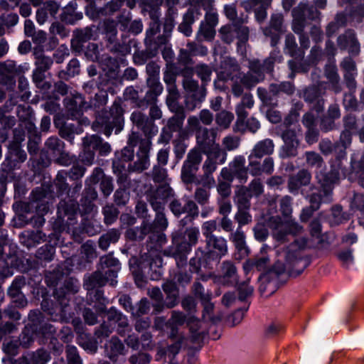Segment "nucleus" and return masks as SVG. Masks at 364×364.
<instances>
[{
	"mask_svg": "<svg viewBox=\"0 0 364 364\" xmlns=\"http://www.w3.org/2000/svg\"><path fill=\"white\" fill-rule=\"evenodd\" d=\"M14 208L18 213V220L24 223V221L28 218L27 215L32 213L35 206L31 201H18L14 203Z\"/></svg>",
	"mask_w": 364,
	"mask_h": 364,
	"instance_id": "obj_63",
	"label": "nucleus"
},
{
	"mask_svg": "<svg viewBox=\"0 0 364 364\" xmlns=\"http://www.w3.org/2000/svg\"><path fill=\"white\" fill-rule=\"evenodd\" d=\"M121 232L118 229L112 228L102 234L98 240V247L103 251L107 250L109 247L118 242Z\"/></svg>",
	"mask_w": 364,
	"mask_h": 364,
	"instance_id": "obj_42",
	"label": "nucleus"
},
{
	"mask_svg": "<svg viewBox=\"0 0 364 364\" xmlns=\"http://www.w3.org/2000/svg\"><path fill=\"white\" fill-rule=\"evenodd\" d=\"M352 134L348 129H344L340 136L339 141L336 142V146L338 148V158H342L346 154V149L351 144Z\"/></svg>",
	"mask_w": 364,
	"mask_h": 364,
	"instance_id": "obj_61",
	"label": "nucleus"
},
{
	"mask_svg": "<svg viewBox=\"0 0 364 364\" xmlns=\"http://www.w3.org/2000/svg\"><path fill=\"white\" fill-rule=\"evenodd\" d=\"M218 23V16L216 12L210 11L206 13L205 19L200 23L197 32L196 38L198 41H212L215 36V27Z\"/></svg>",
	"mask_w": 364,
	"mask_h": 364,
	"instance_id": "obj_13",
	"label": "nucleus"
},
{
	"mask_svg": "<svg viewBox=\"0 0 364 364\" xmlns=\"http://www.w3.org/2000/svg\"><path fill=\"white\" fill-rule=\"evenodd\" d=\"M347 24V16L344 13H338L333 20L331 21L326 28V35L327 37H331L341 28L345 27Z\"/></svg>",
	"mask_w": 364,
	"mask_h": 364,
	"instance_id": "obj_44",
	"label": "nucleus"
},
{
	"mask_svg": "<svg viewBox=\"0 0 364 364\" xmlns=\"http://www.w3.org/2000/svg\"><path fill=\"white\" fill-rule=\"evenodd\" d=\"M324 75L329 82L331 90L336 94L340 93L342 91V85L336 66L333 64L326 65L324 69Z\"/></svg>",
	"mask_w": 364,
	"mask_h": 364,
	"instance_id": "obj_38",
	"label": "nucleus"
},
{
	"mask_svg": "<svg viewBox=\"0 0 364 364\" xmlns=\"http://www.w3.org/2000/svg\"><path fill=\"white\" fill-rule=\"evenodd\" d=\"M192 71L200 79L201 84L207 85L210 81L213 70L210 66L205 63H200L193 68Z\"/></svg>",
	"mask_w": 364,
	"mask_h": 364,
	"instance_id": "obj_57",
	"label": "nucleus"
},
{
	"mask_svg": "<svg viewBox=\"0 0 364 364\" xmlns=\"http://www.w3.org/2000/svg\"><path fill=\"white\" fill-rule=\"evenodd\" d=\"M244 23L233 25L237 38V48L242 53L245 50V45L249 40L250 29Z\"/></svg>",
	"mask_w": 364,
	"mask_h": 364,
	"instance_id": "obj_47",
	"label": "nucleus"
},
{
	"mask_svg": "<svg viewBox=\"0 0 364 364\" xmlns=\"http://www.w3.org/2000/svg\"><path fill=\"white\" fill-rule=\"evenodd\" d=\"M130 120L134 126L141 131L144 136L153 138L158 132V128L152 119L139 110L132 113Z\"/></svg>",
	"mask_w": 364,
	"mask_h": 364,
	"instance_id": "obj_15",
	"label": "nucleus"
},
{
	"mask_svg": "<svg viewBox=\"0 0 364 364\" xmlns=\"http://www.w3.org/2000/svg\"><path fill=\"white\" fill-rule=\"evenodd\" d=\"M295 90L294 85L290 82H283L280 84H271L269 85V92L273 96H278L281 92L287 95H291Z\"/></svg>",
	"mask_w": 364,
	"mask_h": 364,
	"instance_id": "obj_62",
	"label": "nucleus"
},
{
	"mask_svg": "<svg viewBox=\"0 0 364 364\" xmlns=\"http://www.w3.org/2000/svg\"><path fill=\"white\" fill-rule=\"evenodd\" d=\"M117 23L113 19H105L102 25L103 32L106 35L109 43H114L117 35Z\"/></svg>",
	"mask_w": 364,
	"mask_h": 364,
	"instance_id": "obj_56",
	"label": "nucleus"
},
{
	"mask_svg": "<svg viewBox=\"0 0 364 364\" xmlns=\"http://www.w3.org/2000/svg\"><path fill=\"white\" fill-rule=\"evenodd\" d=\"M337 44L341 50L348 49L353 55H357L360 52V44L353 30L348 29L338 36Z\"/></svg>",
	"mask_w": 364,
	"mask_h": 364,
	"instance_id": "obj_19",
	"label": "nucleus"
},
{
	"mask_svg": "<svg viewBox=\"0 0 364 364\" xmlns=\"http://www.w3.org/2000/svg\"><path fill=\"white\" fill-rule=\"evenodd\" d=\"M36 68L47 71L53 65V59L46 55L43 46H35L33 48Z\"/></svg>",
	"mask_w": 364,
	"mask_h": 364,
	"instance_id": "obj_36",
	"label": "nucleus"
},
{
	"mask_svg": "<svg viewBox=\"0 0 364 364\" xmlns=\"http://www.w3.org/2000/svg\"><path fill=\"white\" fill-rule=\"evenodd\" d=\"M93 36V30L91 27L76 29L73 31V38L71 40V48L75 52H81L83 44L90 41Z\"/></svg>",
	"mask_w": 364,
	"mask_h": 364,
	"instance_id": "obj_27",
	"label": "nucleus"
},
{
	"mask_svg": "<svg viewBox=\"0 0 364 364\" xmlns=\"http://www.w3.org/2000/svg\"><path fill=\"white\" fill-rule=\"evenodd\" d=\"M281 137L284 141L281 150V156L287 158L296 156L300 144L296 132L292 129H286L282 133Z\"/></svg>",
	"mask_w": 364,
	"mask_h": 364,
	"instance_id": "obj_16",
	"label": "nucleus"
},
{
	"mask_svg": "<svg viewBox=\"0 0 364 364\" xmlns=\"http://www.w3.org/2000/svg\"><path fill=\"white\" fill-rule=\"evenodd\" d=\"M255 102L251 93H245L242 95L241 102L236 106L235 112L237 114L236 126L242 125L245 123L248 116L246 109H251L254 106Z\"/></svg>",
	"mask_w": 364,
	"mask_h": 364,
	"instance_id": "obj_28",
	"label": "nucleus"
},
{
	"mask_svg": "<svg viewBox=\"0 0 364 364\" xmlns=\"http://www.w3.org/2000/svg\"><path fill=\"white\" fill-rule=\"evenodd\" d=\"M174 115L170 117L166 122V128L173 132L181 131L183 126V121L186 118L184 109H179L178 111H171Z\"/></svg>",
	"mask_w": 364,
	"mask_h": 364,
	"instance_id": "obj_43",
	"label": "nucleus"
},
{
	"mask_svg": "<svg viewBox=\"0 0 364 364\" xmlns=\"http://www.w3.org/2000/svg\"><path fill=\"white\" fill-rule=\"evenodd\" d=\"M235 203L237 211L234 219L237 224V227L242 228L250 224L252 222V216L250 213V200L245 196L244 193H241L239 196H236Z\"/></svg>",
	"mask_w": 364,
	"mask_h": 364,
	"instance_id": "obj_14",
	"label": "nucleus"
},
{
	"mask_svg": "<svg viewBox=\"0 0 364 364\" xmlns=\"http://www.w3.org/2000/svg\"><path fill=\"white\" fill-rule=\"evenodd\" d=\"M205 154L207 158L203 164L202 168L203 174L202 179L204 180L205 183L211 184L214 183V179L212 176L213 173L217 169L218 164H222L225 163L227 154L220 147L219 144H216L212 148L210 152Z\"/></svg>",
	"mask_w": 364,
	"mask_h": 364,
	"instance_id": "obj_7",
	"label": "nucleus"
},
{
	"mask_svg": "<svg viewBox=\"0 0 364 364\" xmlns=\"http://www.w3.org/2000/svg\"><path fill=\"white\" fill-rule=\"evenodd\" d=\"M26 285V279L23 276L15 278L8 289V295L14 300L18 306L23 307L27 304V301L21 291Z\"/></svg>",
	"mask_w": 364,
	"mask_h": 364,
	"instance_id": "obj_24",
	"label": "nucleus"
},
{
	"mask_svg": "<svg viewBox=\"0 0 364 364\" xmlns=\"http://www.w3.org/2000/svg\"><path fill=\"white\" fill-rule=\"evenodd\" d=\"M54 123L58 129L59 135L71 144L73 143L75 134H78L82 132L81 129L78 130L73 124L60 122L57 120H55Z\"/></svg>",
	"mask_w": 364,
	"mask_h": 364,
	"instance_id": "obj_41",
	"label": "nucleus"
},
{
	"mask_svg": "<svg viewBox=\"0 0 364 364\" xmlns=\"http://www.w3.org/2000/svg\"><path fill=\"white\" fill-rule=\"evenodd\" d=\"M203 306L202 318L204 321H210L215 324L221 321L220 315L214 314L215 305L211 300H207L201 303Z\"/></svg>",
	"mask_w": 364,
	"mask_h": 364,
	"instance_id": "obj_51",
	"label": "nucleus"
},
{
	"mask_svg": "<svg viewBox=\"0 0 364 364\" xmlns=\"http://www.w3.org/2000/svg\"><path fill=\"white\" fill-rule=\"evenodd\" d=\"M269 258L268 256L255 257L247 259L242 265L243 270L246 274H249L254 268L259 272H267L269 269Z\"/></svg>",
	"mask_w": 364,
	"mask_h": 364,
	"instance_id": "obj_32",
	"label": "nucleus"
},
{
	"mask_svg": "<svg viewBox=\"0 0 364 364\" xmlns=\"http://www.w3.org/2000/svg\"><path fill=\"white\" fill-rule=\"evenodd\" d=\"M50 359V353L43 348L33 352L28 357L25 358L26 364H46Z\"/></svg>",
	"mask_w": 364,
	"mask_h": 364,
	"instance_id": "obj_53",
	"label": "nucleus"
},
{
	"mask_svg": "<svg viewBox=\"0 0 364 364\" xmlns=\"http://www.w3.org/2000/svg\"><path fill=\"white\" fill-rule=\"evenodd\" d=\"M284 18L282 14H273L267 26L262 28L263 34L271 39V45L275 46L280 36L285 32Z\"/></svg>",
	"mask_w": 364,
	"mask_h": 364,
	"instance_id": "obj_11",
	"label": "nucleus"
},
{
	"mask_svg": "<svg viewBox=\"0 0 364 364\" xmlns=\"http://www.w3.org/2000/svg\"><path fill=\"white\" fill-rule=\"evenodd\" d=\"M264 192V186L259 178H255L248 186H241L236 192V196H239L241 193H244L245 196L250 200L252 196L259 197Z\"/></svg>",
	"mask_w": 364,
	"mask_h": 364,
	"instance_id": "obj_37",
	"label": "nucleus"
},
{
	"mask_svg": "<svg viewBox=\"0 0 364 364\" xmlns=\"http://www.w3.org/2000/svg\"><path fill=\"white\" fill-rule=\"evenodd\" d=\"M124 109L121 105L114 102L112 105L109 112L102 111L96 117L95 121L92 123V127L95 131L99 132L102 129L103 133L109 136L114 128L116 132H119L124 126Z\"/></svg>",
	"mask_w": 364,
	"mask_h": 364,
	"instance_id": "obj_3",
	"label": "nucleus"
},
{
	"mask_svg": "<svg viewBox=\"0 0 364 364\" xmlns=\"http://www.w3.org/2000/svg\"><path fill=\"white\" fill-rule=\"evenodd\" d=\"M90 140V145L92 146V149L97 150L101 156L109 154L111 151V146L109 143L104 141L103 139L97 134L87 136Z\"/></svg>",
	"mask_w": 364,
	"mask_h": 364,
	"instance_id": "obj_49",
	"label": "nucleus"
},
{
	"mask_svg": "<svg viewBox=\"0 0 364 364\" xmlns=\"http://www.w3.org/2000/svg\"><path fill=\"white\" fill-rule=\"evenodd\" d=\"M106 356L113 362H116L119 355L126 353L124 343L116 336H112L105 344Z\"/></svg>",
	"mask_w": 364,
	"mask_h": 364,
	"instance_id": "obj_25",
	"label": "nucleus"
},
{
	"mask_svg": "<svg viewBox=\"0 0 364 364\" xmlns=\"http://www.w3.org/2000/svg\"><path fill=\"white\" fill-rule=\"evenodd\" d=\"M218 134L217 128L208 129L205 127L196 133L197 146L203 153L211 151V147L215 144Z\"/></svg>",
	"mask_w": 364,
	"mask_h": 364,
	"instance_id": "obj_18",
	"label": "nucleus"
},
{
	"mask_svg": "<svg viewBox=\"0 0 364 364\" xmlns=\"http://www.w3.org/2000/svg\"><path fill=\"white\" fill-rule=\"evenodd\" d=\"M64 105L68 113L75 119L80 117L84 110L91 107V105L87 102L80 94L67 97L64 100Z\"/></svg>",
	"mask_w": 364,
	"mask_h": 364,
	"instance_id": "obj_17",
	"label": "nucleus"
},
{
	"mask_svg": "<svg viewBox=\"0 0 364 364\" xmlns=\"http://www.w3.org/2000/svg\"><path fill=\"white\" fill-rule=\"evenodd\" d=\"M154 183H166L168 175L166 168L164 166L154 165L151 171L147 173Z\"/></svg>",
	"mask_w": 364,
	"mask_h": 364,
	"instance_id": "obj_64",
	"label": "nucleus"
},
{
	"mask_svg": "<svg viewBox=\"0 0 364 364\" xmlns=\"http://www.w3.org/2000/svg\"><path fill=\"white\" fill-rule=\"evenodd\" d=\"M97 192L92 187L86 188L83 191L80 204L79 205L82 208L80 210L82 214H88L93 210L95 207L94 201L97 198Z\"/></svg>",
	"mask_w": 364,
	"mask_h": 364,
	"instance_id": "obj_33",
	"label": "nucleus"
},
{
	"mask_svg": "<svg viewBox=\"0 0 364 364\" xmlns=\"http://www.w3.org/2000/svg\"><path fill=\"white\" fill-rule=\"evenodd\" d=\"M309 189L312 193L306 195V198L309 200L310 203L309 205L318 210L320 208L322 202L325 200V198H328V196H324L323 193L322 194V190H318L314 185L311 186Z\"/></svg>",
	"mask_w": 364,
	"mask_h": 364,
	"instance_id": "obj_59",
	"label": "nucleus"
},
{
	"mask_svg": "<svg viewBox=\"0 0 364 364\" xmlns=\"http://www.w3.org/2000/svg\"><path fill=\"white\" fill-rule=\"evenodd\" d=\"M150 149L141 150L136 152V160L129 165V171L141 173L149 166Z\"/></svg>",
	"mask_w": 364,
	"mask_h": 364,
	"instance_id": "obj_39",
	"label": "nucleus"
},
{
	"mask_svg": "<svg viewBox=\"0 0 364 364\" xmlns=\"http://www.w3.org/2000/svg\"><path fill=\"white\" fill-rule=\"evenodd\" d=\"M162 289L166 294V301L172 308L178 305L179 301V289L176 282L168 279L162 284Z\"/></svg>",
	"mask_w": 364,
	"mask_h": 364,
	"instance_id": "obj_30",
	"label": "nucleus"
},
{
	"mask_svg": "<svg viewBox=\"0 0 364 364\" xmlns=\"http://www.w3.org/2000/svg\"><path fill=\"white\" fill-rule=\"evenodd\" d=\"M167 91L168 94L166 97V102L168 109L171 111H178L179 109H184L178 102L180 95L177 87H167Z\"/></svg>",
	"mask_w": 364,
	"mask_h": 364,
	"instance_id": "obj_60",
	"label": "nucleus"
},
{
	"mask_svg": "<svg viewBox=\"0 0 364 364\" xmlns=\"http://www.w3.org/2000/svg\"><path fill=\"white\" fill-rule=\"evenodd\" d=\"M20 72V67H18L14 60L0 62L1 82L5 85L13 84V75Z\"/></svg>",
	"mask_w": 364,
	"mask_h": 364,
	"instance_id": "obj_31",
	"label": "nucleus"
},
{
	"mask_svg": "<svg viewBox=\"0 0 364 364\" xmlns=\"http://www.w3.org/2000/svg\"><path fill=\"white\" fill-rule=\"evenodd\" d=\"M107 283L111 286L117 284L115 269H109L103 272L98 269L85 278L83 286L86 290H93L105 286Z\"/></svg>",
	"mask_w": 364,
	"mask_h": 364,
	"instance_id": "obj_9",
	"label": "nucleus"
},
{
	"mask_svg": "<svg viewBox=\"0 0 364 364\" xmlns=\"http://www.w3.org/2000/svg\"><path fill=\"white\" fill-rule=\"evenodd\" d=\"M98 269L105 272L106 269H115L117 271V274L119 270V260L112 256V254H108L104 256H102L100 258L98 263Z\"/></svg>",
	"mask_w": 364,
	"mask_h": 364,
	"instance_id": "obj_55",
	"label": "nucleus"
},
{
	"mask_svg": "<svg viewBox=\"0 0 364 364\" xmlns=\"http://www.w3.org/2000/svg\"><path fill=\"white\" fill-rule=\"evenodd\" d=\"M147 85L149 90L146 92L144 97L139 102L138 108L156 104L157 98L162 92V85L155 79L148 78Z\"/></svg>",
	"mask_w": 364,
	"mask_h": 364,
	"instance_id": "obj_21",
	"label": "nucleus"
},
{
	"mask_svg": "<svg viewBox=\"0 0 364 364\" xmlns=\"http://www.w3.org/2000/svg\"><path fill=\"white\" fill-rule=\"evenodd\" d=\"M151 139L147 136H144L139 131H132L128 136L127 145L134 148L139 146V150L151 149Z\"/></svg>",
	"mask_w": 364,
	"mask_h": 364,
	"instance_id": "obj_35",
	"label": "nucleus"
},
{
	"mask_svg": "<svg viewBox=\"0 0 364 364\" xmlns=\"http://www.w3.org/2000/svg\"><path fill=\"white\" fill-rule=\"evenodd\" d=\"M279 257L280 258L274 264V265L269 268L267 272L262 273L259 276V279L267 280L272 275H274L275 277H277L279 275L284 273L285 272H288V268L284 258H282L280 256Z\"/></svg>",
	"mask_w": 364,
	"mask_h": 364,
	"instance_id": "obj_45",
	"label": "nucleus"
},
{
	"mask_svg": "<svg viewBox=\"0 0 364 364\" xmlns=\"http://www.w3.org/2000/svg\"><path fill=\"white\" fill-rule=\"evenodd\" d=\"M306 245L307 240L305 237H299L279 252L280 257L284 258L286 262L290 274H300L309 264V259L304 257L301 252Z\"/></svg>",
	"mask_w": 364,
	"mask_h": 364,
	"instance_id": "obj_2",
	"label": "nucleus"
},
{
	"mask_svg": "<svg viewBox=\"0 0 364 364\" xmlns=\"http://www.w3.org/2000/svg\"><path fill=\"white\" fill-rule=\"evenodd\" d=\"M82 150L80 154L81 162L86 166H91L95 160V152L92 146L90 145V140L87 136L82 139Z\"/></svg>",
	"mask_w": 364,
	"mask_h": 364,
	"instance_id": "obj_46",
	"label": "nucleus"
},
{
	"mask_svg": "<svg viewBox=\"0 0 364 364\" xmlns=\"http://www.w3.org/2000/svg\"><path fill=\"white\" fill-rule=\"evenodd\" d=\"M173 196L174 191L167 183L155 188H151L146 192L147 200L154 210H164L167 200Z\"/></svg>",
	"mask_w": 364,
	"mask_h": 364,
	"instance_id": "obj_8",
	"label": "nucleus"
},
{
	"mask_svg": "<svg viewBox=\"0 0 364 364\" xmlns=\"http://www.w3.org/2000/svg\"><path fill=\"white\" fill-rule=\"evenodd\" d=\"M65 143L57 136H50L45 142L44 150L48 154L57 156V154L63 151Z\"/></svg>",
	"mask_w": 364,
	"mask_h": 364,
	"instance_id": "obj_54",
	"label": "nucleus"
},
{
	"mask_svg": "<svg viewBox=\"0 0 364 364\" xmlns=\"http://www.w3.org/2000/svg\"><path fill=\"white\" fill-rule=\"evenodd\" d=\"M285 50L296 59H302L304 56V52L298 48L296 38L292 33H289L285 37Z\"/></svg>",
	"mask_w": 364,
	"mask_h": 364,
	"instance_id": "obj_50",
	"label": "nucleus"
},
{
	"mask_svg": "<svg viewBox=\"0 0 364 364\" xmlns=\"http://www.w3.org/2000/svg\"><path fill=\"white\" fill-rule=\"evenodd\" d=\"M200 235L199 229L196 227L187 228L182 235L179 232L171 234L172 246L164 250L165 256L174 258L178 268L186 266L188 255L198 241Z\"/></svg>",
	"mask_w": 364,
	"mask_h": 364,
	"instance_id": "obj_1",
	"label": "nucleus"
},
{
	"mask_svg": "<svg viewBox=\"0 0 364 364\" xmlns=\"http://www.w3.org/2000/svg\"><path fill=\"white\" fill-rule=\"evenodd\" d=\"M201 161L202 154L199 150L193 149L188 152L181 168V179L184 183H193L198 181L196 173Z\"/></svg>",
	"mask_w": 364,
	"mask_h": 364,
	"instance_id": "obj_10",
	"label": "nucleus"
},
{
	"mask_svg": "<svg viewBox=\"0 0 364 364\" xmlns=\"http://www.w3.org/2000/svg\"><path fill=\"white\" fill-rule=\"evenodd\" d=\"M229 240L239 252L245 255H248L249 249L246 243V237L242 228L237 227L235 230H233L230 232Z\"/></svg>",
	"mask_w": 364,
	"mask_h": 364,
	"instance_id": "obj_34",
	"label": "nucleus"
},
{
	"mask_svg": "<svg viewBox=\"0 0 364 364\" xmlns=\"http://www.w3.org/2000/svg\"><path fill=\"white\" fill-rule=\"evenodd\" d=\"M220 275H213L215 283H220L223 286H232L238 282L237 269L232 261H223L220 264Z\"/></svg>",
	"mask_w": 364,
	"mask_h": 364,
	"instance_id": "obj_12",
	"label": "nucleus"
},
{
	"mask_svg": "<svg viewBox=\"0 0 364 364\" xmlns=\"http://www.w3.org/2000/svg\"><path fill=\"white\" fill-rule=\"evenodd\" d=\"M79 209V204L73 200H61L58 205V214L59 215L67 216L70 221L75 220V215Z\"/></svg>",
	"mask_w": 364,
	"mask_h": 364,
	"instance_id": "obj_40",
	"label": "nucleus"
},
{
	"mask_svg": "<svg viewBox=\"0 0 364 364\" xmlns=\"http://www.w3.org/2000/svg\"><path fill=\"white\" fill-rule=\"evenodd\" d=\"M205 249L198 248L196 254L200 252L204 262L208 265L210 262H219L228 252V242L222 236H214L205 239Z\"/></svg>",
	"mask_w": 364,
	"mask_h": 364,
	"instance_id": "obj_5",
	"label": "nucleus"
},
{
	"mask_svg": "<svg viewBox=\"0 0 364 364\" xmlns=\"http://www.w3.org/2000/svg\"><path fill=\"white\" fill-rule=\"evenodd\" d=\"M300 7H295L292 10L293 20L291 23L292 31L296 34H302L304 33V28L306 27L305 16L300 13Z\"/></svg>",
	"mask_w": 364,
	"mask_h": 364,
	"instance_id": "obj_52",
	"label": "nucleus"
},
{
	"mask_svg": "<svg viewBox=\"0 0 364 364\" xmlns=\"http://www.w3.org/2000/svg\"><path fill=\"white\" fill-rule=\"evenodd\" d=\"M195 21L194 11L188 9L183 15V21L178 26V30L186 36H190L193 32L191 26Z\"/></svg>",
	"mask_w": 364,
	"mask_h": 364,
	"instance_id": "obj_58",
	"label": "nucleus"
},
{
	"mask_svg": "<svg viewBox=\"0 0 364 364\" xmlns=\"http://www.w3.org/2000/svg\"><path fill=\"white\" fill-rule=\"evenodd\" d=\"M267 225L272 230L273 237L281 242L287 241L289 235H296L303 230L302 226L298 223L291 220L284 222L279 215L269 217Z\"/></svg>",
	"mask_w": 364,
	"mask_h": 364,
	"instance_id": "obj_4",
	"label": "nucleus"
},
{
	"mask_svg": "<svg viewBox=\"0 0 364 364\" xmlns=\"http://www.w3.org/2000/svg\"><path fill=\"white\" fill-rule=\"evenodd\" d=\"M187 325L191 333L192 341L197 343L201 341L204 337L205 331L201 330L200 320L194 316H191L188 319Z\"/></svg>",
	"mask_w": 364,
	"mask_h": 364,
	"instance_id": "obj_48",
	"label": "nucleus"
},
{
	"mask_svg": "<svg viewBox=\"0 0 364 364\" xmlns=\"http://www.w3.org/2000/svg\"><path fill=\"white\" fill-rule=\"evenodd\" d=\"M311 180V173L306 169H301L289 177L287 183L288 190L290 193L296 194L301 187L309 185Z\"/></svg>",
	"mask_w": 364,
	"mask_h": 364,
	"instance_id": "obj_23",
	"label": "nucleus"
},
{
	"mask_svg": "<svg viewBox=\"0 0 364 364\" xmlns=\"http://www.w3.org/2000/svg\"><path fill=\"white\" fill-rule=\"evenodd\" d=\"M248 172L250 166L246 164L245 156L238 155L230 162L228 167L222 168L220 175L224 180L230 182L235 178L240 183H246L248 180Z\"/></svg>",
	"mask_w": 364,
	"mask_h": 364,
	"instance_id": "obj_6",
	"label": "nucleus"
},
{
	"mask_svg": "<svg viewBox=\"0 0 364 364\" xmlns=\"http://www.w3.org/2000/svg\"><path fill=\"white\" fill-rule=\"evenodd\" d=\"M339 170L338 168L331 166V169L328 173L322 175V178H319L318 183L320 184L322 193L324 196H329L332 192L334 184L337 183L339 181Z\"/></svg>",
	"mask_w": 364,
	"mask_h": 364,
	"instance_id": "obj_26",
	"label": "nucleus"
},
{
	"mask_svg": "<svg viewBox=\"0 0 364 364\" xmlns=\"http://www.w3.org/2000/svg\"><path fill=\"white\" fill-rule=\"evenodd\" d=\"M240 70V66L234 58L227 57L220 63L218 72V78L220 80L228 81L232 80L234 74Z\"/></svg>",
	"mask_w": 364,
	"mask_h": 364,
	"instance_id": "obj_22",
	"label": "nucleus"
},
{
	"mask_svg": "<svg viewBox=\"0 0 364 364\" xmlns=\"http://www.w3.org/2000/svg\"><path fill=\"white\" fill-rule=\"evenodd\" d=\"M250 173L255 177L263 173L271 175L274 171V161L272 157H266L262 162L256 159H249Z\"/></svg>",
	"mask_w": 364,
	"mask_h": 364,
	"instance_id": "obj_20",
	"label": "nucleus"
},
{
	"mask_svg": "<svg viewBox=\"0 0 364 364\" xmlns=\"http://www.w3.org/2000/svg\"><path fill=\"white\" fill-rule=\"evenodd\" d=\"M274 144L270 139L259 141L254 146L249 156V159H261L264 156H270L274 153Z\"/></svg>",
	"mask_w": 364,
	"mask_h": 364,
	"instance_id": "obj_29",
	"label": "nucleus"
}]
</instances>
